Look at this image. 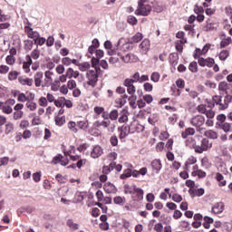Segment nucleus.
Listing matches in <instances>:
<instances>
[{
	"label": "nucleus",
	"mask_w": 232,
	"mask_h": 232,
	"mask_svg": "<svg viewBox=\"0 0 232 232\" xmlns=\"http://www.w3.org/2000/svg\"><path fill=\"white\" fill-rule=\"evenodd\" d=\"M79 75V71H73V69L70 67L66 70L65 74L60 76V81L61 82H66L67 79H77Z\"/></svg>",
	"instance_id": "423d86ee"
},
{
	"label": "nucleus",
	"mask_w": 232,
	"mask_h": 232,
	"mask_svg": "<svg viewBox=\"0 0 232 232\" xmlns=\"http://www.w3.org/2000/svg\"><path fill=\"white\" fill-rule=\"evenodd\" d=\"M128 115H130V112H128V110L124 109L121 111V116L119 118V122L120 123H124V122H128Z\"/></svg>",
	"instance_id": "aec40b11"
},
{
	"label": "nucleus",
	"mask_w": 232,
	"mask_h": 232,
	"mask_svg": "<svg viewBox=\"0 0 232 232\" xmlns=\"http://www.w3.org/2000/svg\"><path fill=\"white\" fill-rule=\"evenodd\" d=\"M76 87H77V82H75V80H69L67 82V88L69 90H73Z\"/></svg>",
	"instance_id": "4d7b16f0"
},
{
	"label": "nucleus",
	"mask_w": 232,
	"mask_h": 232,
	"mask_svg": "<svg viewBox=\"0 0 232 232\" xmlns=\"http://www.w3.org/2000/svg\"><path fill=\"white\" fill-rule=\"evenodd\" d=\"M192 193L194 197H202L204 195V188L193 189Z\"/></svg>",
	"instance_id": "680f3d73"
},
{
	"label": "nucleus",
	"mask_w": 232,
	"mask_h": 232,
	"mask_svg": "<svg viewBox=\"0 0 232 232\" xmlns=\"http://www.w3.org/2000/svg\"><path fill=\"white\" fill-rule=\"evenodd\" d=\"M140 41H142V34L140 33H137L132 37V43H140Z\"/></svg>",
	"instance_id": "69168bd1"
},
{
	"label": "nucleus",
	"mask_w": 232,
	"mask_h": 232,
	"mask_svg": "<svg viewBox=\"0 0 232 232\" xmlns=\"http://www.w3.org/2000/svg\"><path fill=\"white\" fill-rule=\"evenodd\" d=\"M68 128L72 133H77L79 130H77V123L75 121H69L68 122Z\"/></svg>",
	"instance_id": "c9c22d12"
},
{
	"label": "nucleus",
	"mask_w": 232,
	"mask_h": 232,
	"mask_svg": "<svg viewBox=\"0 0 232 232\" xmlns=\"http://www.w3.org/2000/svg\"><path fill=\"white\" fill-rule=\"evenodd\" d=\"M124 200L125 198L121 196H117L113 198L114 204H117L119 206H121V204H124Z\"/></svg>",
	"instance_id": "bf43d9fd"
},
{
	"label": "nucleus",
	"mask_w": 232,
	"mask_h": 232,
	"mask_svg": "<svg viewBox=\"0 0 232 232\" xmlns=\"http://www.w3.org/2000/svg\"><path fill=\"white\" fill-rule=\"evenodd\" d=\"M205 137H208V139H218V133L217 131L209 130L205 131Z\"/></svg>",
	"instance_id": "a878e982"
},
{
	"label": "nucleus",
	"mask_w": 232,
	"mask_h": 232,
	"mask_svg": "<svg viewBox=\"0 0 232 232\" xmlns=\"http://www.w3.org/2000/svg\"><path fill=\"white\" fill-rule=\"evenodd\" d=\"M232 39L231 37L223 38L220 42V48H226V46H229L231 44Z\"/></svg>",
	"instance_id": "bb28decb"
},
{
	"label": "nucleus",
	"mask_w": 232,
	"mask_h": 232,
	"mask_svg": "<svg viewBox=\"0 0 232 232\" xmlns=\"http://www.w3.org/2000/svg\"><path fill=\"white\" fill-rule=\"evenodd\" d=\"M54 105L57 108H63V106H64V97H61L59 100H55Z\"/></svg>",
	"instance_id": "5fc2aeb1"
},
{
	"label": "nucleus",
	"mask_w": 232,
	"mask_h": 232,
	"mask_svg": "<svg viewBox=\"0 0 232 232\" xmlns=\"http://www.w3.org/2000/svg\"><path fill=\"white\" fill-rule=\"evenodd\" d=\"M211 211H212V213H214V215H219V213H222L224 211V203L223 202L216 203L212 207Z\"/></svg>",
	"instance_id": "2eb2a0df"
},
{
	"label": "nucleus",
	"mask_w": 232,
	"mask_h": 232,
	"mask_svg": "<svg viewBox=\"0 0 232 232\" xmlns=\"http://www.w3.org/2000/svg\"><path fill=\"white\" fill-rule=\"evenodd\" d=\"M103 150H102V146H95L92 152H91V157L92 159H99V157H101V155H102Z\"/></svg>",
	"instance_id": "ddd939ff"
},
{
	"label": "nucleus",
	"mask_w": 232,
	"mask_h": 232,
	"mask_svg": "<svg viewBox=\"0 0 232 232\" xmlns=\"http://www.w3.org/2000/svg\"><path fill=\"white\" fill-rule=\"evenodd\" d=\"M25 106L30 111H35V110H37V103L34 102H27Z\"/></svg>",
	"instance_id": "37998d69"
},
{
	"label": "nucleus",
	"mask_w": 232,
	"mask_h": 232,
	"mask_svg": "<svg viewBox=\"0 0 232 232\" xmlns=\"http://www.w3.org/2000/svg\"><path fill=\"white\" fill-rule=\"evenodd\" d=\"M121 41H122V39H120L117 44H116V47L113 48V44H111V42L110 40H107L104 42L103 46L106 50L108 51V55H115L117 53V50H119V46H121ZM113 48V49H111Z\"/></svg>",
	"instance_id": "0eeeda50"
},
{
	"label": "nucleus",
	"mask_w": 232,
	"mask_h": 232,
	"mask_svg": "<svg viewBox=\"0 0 232 232\" xmlns=\"http://www.w3.org/2000/svg\"><path fill=\"white\" fill-rule=\"evenodd\" d=\"M220 128L225 131V133H229L232 131V123L224 122L220 125Z\"/></svg>",
	"instance_id": "393cba45"
},
{
	"label": "nucleus",
	"mask_w": 232,
	"mask_h": 232,
	"mask_svg": "<svg viewBox=\"0 0 232 232\" xmlns=\"http://www.w3.org/2000/svg\"><path fill=\"white\" fill-rule=\"evenodd\" d=\"M133 82H135V81H133V79L127 78V79L124 80L123 85L126 86V88H128L130 86H133Z\"/></svg>",
	"instance_id": "0e129e2a"
},
{
	"label": "nucleus",
	"mask_w": 232,
	"mask_h": 232,
	"mask_svg": "<svg viewBox=\"0 0 232 232\" xmlns=\"http://www.w3.org/2000/svg\"><path fill=\"white\" fill-rule=\"evenodd\" d=\"M127 23H129L130 24L135 25V24H137L138 20L135 16L129 15L127 18Z\"/></svg>",
	"instance_id": "052dcab7"
},
{
	"label": "nucleus",
	"mask_w": 232,
	"mask_h": 232,
	"mask_svg": "<svg viewBox=\"0 0 232 232\" xmlns=\"http://www.w3.org/2000/svg\"><path fill=\"white\" fill-rule=\"evenodd\" d=\"M150 80L153 82H159V81L160 80V74L157 72H152L150 75Z\"/></svg>",
	"instance_id": "8fccbe9b"
},
{
	"label": "nucleus",
	"mask_w": 232,
	"mask_h": 232,
	"mask_svg": "<svg viewBox=\"0 0 232 232\" xmlns=\"http://www.w3.org/2000/svg\"><path fill=\"white\" fill-rule=\"evenodd\" d=\"M198 63L199 64V66H202L203 68L208 66V68H213V64H215V59L213 58H199L198 60Z\"/></svg>",
	"instance_id": "1a4fd4ad"
},
{
	"label": "nucleus",
	"mask_w": 232,
	"mask_h": 232,
	"mask_svg": "<svg viewBox=\"0 0 232 232\" xmlns=\"http://www.w3.org/2000/svg\"><path fill=\"white\" fill-rule=\"evenodd\" d=\"M193 177L198 176V179H204L206 177V172L202 169H198L192 172Z\"/></svg>",
	"instance_id": "49530a36"
},
{
	"label": "nucleus",
	"mask_w": 232,
	"mask_h": 232,
	"mask_svg": "<svg viewBox=\"0 0 232 232\" xmlns=\"http://www.w3.org/2000/svg\"><path fill=\"white\" fill-rule=\"evenodd\" d=\"M103 189L106 193H115L117 191L115 185L110 182L104 184Z\"/></svg>",
	"instance_id": "6ab92c4d"
},
{
	"label": "nucleus",
	"mask_w": 232,
	"mask_h": 232,
	"mask_svg": "<svg viewBox=\"0 0 232 232\" xmlns=\"http://www.w3.org/2000/svg\"><path fill=\"white\" fill-rule=\"evenodd\" d=\"M99 63H101V60L95 57L92 58V65L94 68V70H101V67L99 66Z\"/></svg>",
	"instance_id": "a19ab883"
},
{
	"label": "nucleus",
	"mask_w": 232,
	"mask_h": 232,
	"mask_svg": "<svg viewBox=\"0 0 232 232\" xmlns=\"http://www.w3.org/2000/svg\"><path fill=\"white\" fill-rule=\"evenodd\" d=\"M109 119L111 121H117L119 119V111L113 110L109 113Z\"/></svg>",
	"instance_id": "f704fd0d"
},
{
	"label": "nucleus",
	"mask_w": 232,
	"mask_h": 232,
	"mask_svg": "<svg viewBox=\"0 0 232 232\" xmlns=\"http://www.w3.org/2000/svg\"><path fill=\"white\" fill-rule=\"evenodd\" d=\"M34 41V44H36V46H43V44H44V43H46V38L41 37L39 35Z\"/></svg>",
	"instance_id": "473e14b6"
},
{
	"label": "nucleus",
	"mask_w": 232,
	"mask_h": 232,
	"mask_svg": "<svg viewBox=\"0 0 232 232\" xmlns=\"http://www.w3.org/2000/svg\"><path fill=\"white\" fill-rule=\"evenodd\" d=\"M64 122H66V118L64 116H62V117L56 116L55 117L56 126H63Z\"/></svg>",
	"instance_id": "7c9ffc66"
},
{
	"label": "nucleus",
	"mask_w": 232,
	"mask_h": 232,
	"mask_svg": "<svg viewBox=\"0 0 232 232\" xmlns=\"http://www.w3.org/2000/svg\"><path fill=\"white\" fill-rule=\"evenodd\" d=\"M17 75H19L17 72L15 71L10 72L8 74L9 81H15V79H17Z\"/></svg>",
	"instance_id": "338daca9"
},
{
	"label": "nucleus",
	"mask_w": 232,
	"mask_h": 232,
	"mask_svg": "<svg viewBox=\"0 0 232 232\" xmlns=\"http://www.w3.org/2000/svg\"><path fill=\"white\" fill-rule=\"evenodd\" d=\"M24 30L29 39H34V41L36 37H39V33L37 31H34V28L30 26L25 25Z\"/></svg>",
	"instance_id": "9d476101"
},
{
	"label": "nucleus",
	"mask_w": 232,
	"mask_h": 232,
	"mask_svg": "<svg viewBox=\"0 0 232 232\" xmlns=\"http://www.w3.org/2000/svg\"><path fill=\"white\" fill-rule=\"evenodd\" d=\"M18 81L23 86H32V84H34V80L26 77H20Z\"/></svg>",
	"instance_id": "4be33fe9"
},
{
	"label": "nucleus",
	"mask_w": 232,
	"mask_h": 232,
	"mask_svg": "<svg viewBox=\"0 0 232 232\" xmlns=\"http://www.w3.org/2000/svg\"><path fill=\"white\" fill-rule=\"evenodd\" d=\"M118 56L121 57L123 63H137V61H139V58L133 53L123 55L122 53H118Z\"/></svg>",
	"instance_id": "6e6552de"
},
{
	"label": "nucleus",
	"mask_w": 232,
	"mask_h": 232,
	"mask_svg": "<svg viewBox=\"0 0 232 232\" xmlns=\"http://www.w3.org/2000/svg\"><path fill=\"white\" fill-rule=\"evenodd\" d=\"M140 52L143 55H146L150 52V40H143L140 44Z\"/></svg>",
	"instance_id": "f8f14e48"
},
{
	"label": "nucleus",
	"mask_w": 232,
	"mask_h": 232,
	"mask_svg": "<svg viewBox=\"0 0 232 232\" xmlns=\"http://www.w3.org/2000/svg\"><path fill=\"white\" fill-rule=\"evenodd\" d=\"M38 104H39V106H42L43 108H46V106H48V100L46 99V97H41L38 100Z\"/></svg>",
	"instance_id": "3c124183"
},
{
	"label": "nucleus",
	"mask_w": 232,
	"mask_h": 232,
	"mask_svg": "<svg viewBox=\"0 0 232 232\" xmlns=\"http://www.w3.org/2000/svg\"><path fill=\"white\" fill-rule=\"evenodd\" d=\"M67 226H68V227H70L71 229H74V230L79 229V224L73 222V219H69V220L67 221Z\"/></svg>",
	"instance_id": "ea45409f"
},
{
	"label": "nucleus",
	"mask_w": 232,
	"mask_h": 232,
	"mask_svg": "<svg viewBox=\"0 0 232 232\" xmlns=\"http://www.w3.org/2000/svg\"><path fill=\"white\" fill-rule=\"evenodd\" d=\"M201 55H206L204 51L199 48H196V52L194 53V59H198V60L202 59V57H200Z\"/></svg>",
	"instance_id": "de8ad7c7"
},
{
	"label": "nucleus",
	"mask_w": 232,
	"mask_h": 232,
	"mask_svg": "<svg viewBox=\"0 0 232 232\" xmlns=\"http://www.w3.org/2000/svg\"><path fill=\"white\" fill-rule=\"evenodd\" d=\"M205 122L206 119L202 115H197L190 120V124L197 128V131H202V130H204L202 126H204Z\"/></svg>",
	"instance_id": "39448f33"
},
{
	"label": "nucleus",
	"mask_w": 232,
	"mask_h": 232,
	"mask_svg": "<svg viewBox=\"0 0 232 232\" xmlns=\"http://www.w3.org/2000/svg\"><path fill=\"white\" fill-rule=\"evenodd\" d=\"M14 131V123L8 122L5 124V135H10Z\"/></svg>",
	"instance_id": "09e8293b"
},
{
	"label": "nucleus",
	"mask_w": 232,
	"mask_h": 232,
	"mask_svg": "<svg viewBox=\"0 0 232 232\" xmlns=\"http://www.w3.org/2000/svg\"><path fill=\"white\" fill-rule=\"evenodd\" d=\"M60 88H61V76L59 77V80H55L51 83L52 92H59Z\"/></svg>",
	"instance_id": "5701e85b"
},
{
	"label": "nucleus",
	"mask_w": 232,
	"mask_h": 232,
	"mask_svg": "<svg viewBox=\"0 0 232 232\" xmlns=\"http://www.w3.org/2000/svg\"><path fill=\"white\" fill-rule=\"evenodd\" d=\"M0 110H2L3 113H5L6 115H10V113L14 111V109H12V106L3 102H0Z\"/></svg>",
	"instance_id": "f3484780"
},
{
	"label": "nucleus",
	"mask_w": 232,
	"mask_h": 232,
	"mask_svg": "<svg viewBox=\"0 0 232 232\" xmlns=\"http://www.w3.org/2000/svg\"><path fill=\"white\" fill-rule=\"evenodd\" d=\"M94 128H104L107 129L109 133H113L115 131V124L111 123L110 120H103V121H96L93 123Z\"/></svg>",
	"instance_id": "20e7f679"
},
{
	"label": "nucleus",
	"mask_w": 232,
	"mask_h": 232,
	"mask_svg": "<svg viewBox=\"0 0 232 232\" xmlns=\"http://www.w3.org/2000/svg\"><path fill=\"white\" fill-rule=\"evenodd\" d=\"M78 126H79V129L80 130H88V128H89V123H88V121H79L78 122Z\"/></svg>",
	"instance_id": "603ef678"
},
{
	"label": "nucleus",
	"mask_w": 232,
	"mask_h": 232,
	"mask_svg": "<svg viewBox=\"0 0 232 232\" xmlns=\"http://www.w3.org/2000/svg\"><path fill=\"white\" fill-rule=\"evenodd\" d=\"M229 57V51L227 50H223L219 53V59L220 61H226Z\"/></svg>",
	"instance_id": "a18cd8bd"
},
{
	"label": "nucleus",
	"mask_w": 232,
	"mask_h": 232,
	"mask_svg": "<svg viewBox=\"0 0 232 232\" xmlns=\"http://www.w3.org/2000/svg\"><path fill=\"white\" fill-rule=\"evenodd\" d=\"M151 14V5L148 3V0H139L138 7L135 10V15H142V17H147Z\"/></svg>",
	"instance_id": "f257e3e1"
},
{
	"label": "nucleus",
	"mask_w": 232,
	"mask_h": 232,
	"mask_svg": "<svg viewBox=\"0 0 232 232\" xmlns=\"http://www.w3.org/2000/svg\"><path fill=\"white\" fill-rule=\"evenodd\" d=\"M215 179L219 182L220 187L226 186L227 181L224 179V176L220 174V172L216 173Z\"/></svg>",
	"instance_id": "b1692460"
},
{
	"label": "nucleus",
	"mask_w": 232,
	"mask_h": 232,
	"mask_svg": "<svg viewBox=\"0 0 232 232\" xmlns=\"http://www.w3.org/2000/svg\"><path fill=\"white\" fill-rule=\"evenodd\" d=\"M212 106H218V110H220V104H222V96H214L213 97Z\"/></svg>",
	"instance_id": "cd10ccee"
},
{
	"label": "nucleus",
	"mask_w": 232,
	"mask_h": 232,
	"mask_svg": "<svg viewBox=\"0 0 232 232\" xmlns=\"http://www.w3.org/2000/svg\"><path fill=\"white\" fill-rule=\"evenodd\" d=\"M5 62L7 64L12 66V65L15 64V57H14L12 55H7L5 58Z\"/></svg>",
	"instance_id": "864d4df0"
},
{
	"label": "nucleus",
	"mask_w": 232,
	"mask_h": 232,
	"mask_svg": "<svg viewBox=\"0 0 232 232\" xmlns=\"http://www.w3.org/2000/svg\"><path fill=\"white\" fill-rule=\"evenodd\" d=\"M45 41L46 46H48V48L53 46V43H55V39L53 38V36H49Z\"/></svg>",
	"instance_id": "774afa93"
},
{
	"label": "nucleus",
	"mask_w": 232,
	"mask_h": 232,
	"mask_svg": "<svg viewBox=\"0 0 232 232\" xmlns=\"http://www.w3.org/2000/svg\"><path fill=\"white\" fill-rule=\"evenodd\" d=\"M193 148L196 153H204V151H208L213 148V143L205 138L201 140L200 144L194 143Z\"/></svg>",
	"instance_id": "7ed1b4c3"
},
{
	"label": "nucleus",
	"mask_w": 232,
	"mask_h": 232,
	"mask_svg": "<svg viewBox=\"0 0 232 232\" xmlns=\"http://www.w3.org/2000/svg\"><path fill=\"white\" fill-rule=\"evenodd\" d=\"M27 101H30V97L26 96V94L23 92H19L18 102H27Z\"/></svg>",
	"instance_id": "4c0bfd02"
},
{
	"label": "nucleus",
	"mask_w": 232,
	"mask_h": 232,
	"mask_svg": "<svg viewBox=\"0 0 232 232\" xmlns=\"http://www.w3.org/2000/svg\"><path fill=\"white\" fill-rule=\"evenodd\" d=\"M34 84L36 88L43 86V72H37L34 74Z\"/></svg>",
	"instance_id": "dca6fc26"
},
{
	"label": "nucleus",
	"mask_w": 232,
	"mask_h": 232,
	"mask_svg": "<svg viewBox=\"0 0 232 232\" xmlns=\"http://www.w3.org/2000/svg\"><path fill=\"white\" fill-rule=\"evenodd\" d=\"M99 73H101V69L89 70L87 72V86H90L91 88H95V86H97V81H99Z\"/></svg>",
	"instance_id": "f03ea898"
},
{
	"label": "nucleus",
	"mask_w": 232,
	"mask_h": 232,
	"mask_svg": "<svg viewBox=\"0 0 232 232\" xmlns=\"http://www.w3.org/2000/svg\"><path fill=\"white\" fill-rule=\"evenodd\" d=\"M124 193L125 195H131L135 193V190H133V187H130V185H124Z\"/></svg>",
	"instance_id": "6e6d98bb"
},
{
	"label": "nucleus",
	"mask_w": 232,
	"mask_h": 232,
	"mask_svg": "<svg viewBox=\"0 0 232 232\" xmlns=\"http://www.w3.org/2000/svg\"><path fill=\"white\" fill-rule=\"evenodd\" d=\"M90 66H91L90 63L85 62V63H80L78 65V68L81 72H88V70H90Z\"/></svg>",
	"instance_id": "2f4dec72"
},
{
	"label": "nucleus",
	"mask_w": 232,
	"mask_h": 232,
	"mask_svg": "<svg viewBox=\"0 0 232 232\" xmlns=\"http://www.w3.org/2000/svg\"><path fill=\"white\" fill-rule=\"evenodd\" d=\"M74 151H75V148L74 147H71V150L69 151L65 152V155H69L71 160H73V161L79 160V159H81V157L70 155V153L74 152Z\"/></svg>",
	"instance_id": "c03bdc74"
},
{
	"label": "nucleus",
	"mask_w": 232,
	"mask_h": 232,
	"mask_svg": "<svg viewBox=\"0 0 232 232\" xmlns=\"http://www.w3.org/2000/svg\"><path fill=\"white\" fill-rule=\"evenodd\" d=\"M188 70L192 72V73H197V72H198V64L197 63V62L190 63Z\"/></svg>",
	"instance_id": "72a5a7b5"
},
{
	"label": "nucleus",
	"mask_w": 232,
	"mask_h": 232,
	"mask_svg": "<svg viewBox=\"0 0 232 232\" xmlns=\"http://www.w3.org/2000/svg\"><path fill=\"white\" fill-rule=\"evenodd\" d=\"M130 177H131V169H127L124 170V172L120 176V179H130Z\"/></svg>",
	"instance_id": "79ce46f5"
},
{
	"label": "nucleus",
	"mask_w": 232,
	"mask_h": 232,
	"mask_svg": "<svg viewBox=\"0 0 232 232\" xmlns=\"http://www.w3.org/2000/svg\"><path fill=\"white\" fill-rule=\"evenodd\" d=\"M31 59H34V61H37V59H39V57H41V51H39L38 49H34L30 55Z\"/></svg>",
	"instance_id": "58836bf2"
},
{
	"label": "nucleus",
	"mask_w": 232,
	"mask_h": 232,
	"mask_svg": "<svg viewBox=\"0 0 232 232\" xmlns=\"http://www.w3.org/2000/svg\"><path fill=\"white\" fill-rule=\"evenodd\" d=\"M24 50L30 52L32 48H34V41L32 40H25L24 42Z\"/></svg>",
	"instance_id": "e433bc0d"
},
{
	"label": "nucleus",
	"mask_w": 232,
	"mask_h": 232,
	"mask_svg": "<svg viewBox=\"0 0 232 232\" xmlns=\"http://www.w3.org/2000/svg\"><path fill=\"white\" fill-rule=\"evenodd\" d=\"M195 133V129L193 128H188L185 130L184 132H182L181 137L183 139H188V136L193 135Z\"/></svg>",
	"instance_id": "c85d7f7f"
},
{
	"label": "nucleus",
	"mask_w": 232,
	"mask_h": 232,
	"mask_svg": "<svg viewBox=\"0 0 232 232\" xmlns=\"http://www.w3.org/2000/svg\"><path fill=\"white\" fill-rule=\"evenodd\" d=\"M232 96L231 95H227L225 97L224 102L222 104H219V110H226L229 106V103L231 102Z\"/></svg>",
	"instance_id": "412c9836"
},
{
	"label": "nucleus",
	"mask_w": 232,
	"mask_h": 232,
	"mask_svg": "<svg viewBox=\"0 0 232 232\" xmlns=\"http://www.w3.org/2000/svg\"><path fill=\"white\" fill-rule=\"evenodd\" d=\"M52 82H53V80L46 78V80L42 82V86L43 88H48L49 86H52Z\"/></svg>",
	"instance_id": "e2e57ef3"
},
{
	"label": "nucleus",
	"mask_w": 232,
	"mask_h": 232,
	"mask_svg": "<svg viewBox=\"0 0 232 232\" xmlns=\"http://www.w3.org/2000/svg\"><path fill=\"white\" fill-rule=\"evenodd\" d=\"M133 191L134 200H142V198H144V190H142V188H137V186L134 185Z\"/></svg>",
	"instance_id": "9b49d317"
},
{
	"label": "nucleus",
	"mask_w": 232,
	"mask_h": 232,
	"mask_svg": "<svg viewBox=\"0 0 232 232\" xmlns=\"http://www.w3.org/2000/svg\"><path fill=\"white\" fill-rule=\"evenodd\" d=\"M24 115V112L23 111H15L13 113V119L14 121H19L20 119H23Z\"/></svg>",
	"instance_id": "c756f323"
},
{
	"label": "nucleus",
	"mask_w": 232,
	"mask_h": 232,
	"mask_svg": "<svg viewBox=\"0 0 232 232\" xmlns=\"http://www.w3.org/2000/svg\"><path fill=\"white\" fill-rule=\"evenodd\" d=\"M32 57L30 55L25 56V61L23 63V70L25 73H30V66H32Z\"/></svg>",
	"instance_id": "4468645a"
},
{
	"label": "nucleus",
	"mask_w": 232,
	"mask_h": 232,
	"mask_svg": "<svg viewBox=\"0 0 232 232\" xmlns=\"http://www.w3.org/2000/svg\"><path fill=\"white\" fill-rule=\"evenodd\" d=\"M9 162H10V158H8V157L0 158V168L2 166H8Z\"/></svg>",
	"instance_id": "13d9d810"
},
{
	"label": "nucleus",
	"mask_w": 232,
	"mask_h": 232,
	"mask_svg": "<svg viewBox=\"0 0 232 232\" xmlns=\"http://www.w3.org/2000/svg\"><path fill=\"white\" fill-rule=\"evenodd\" d=\"M153 171L159 173V171H160V169H162V162L160 161V160H152L151 164H150Z\"/></svg>",
	"instance_id": "a211bd4d"
}]
</instances>
